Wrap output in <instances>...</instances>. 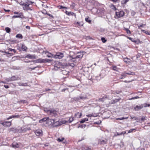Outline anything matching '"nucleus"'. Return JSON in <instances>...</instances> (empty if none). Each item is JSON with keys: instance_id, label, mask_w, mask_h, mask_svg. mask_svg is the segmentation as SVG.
<instances>
[{"instance_id": "54", "label": "nucleus", "mask_w": 150, "mask_h": 150, "mask_svg": "<svg viewBox=\"0 0 150 150\" xmlns=\"http://www.w3.org/2000/svg\"><path fill=\"white\" fill-rule=\"evenodd\" d=\"M26 57L30 58H32V55H31L29 54L27 55Z\"/></svg>"}, {"instance_id": "1", "label": "nucleus", "mask_w": 150, "mask_h": 150, "mask_svg": "<svg viewBox=\"0 0 150 150\" xmlns=\"http://www.w3.org/2000/svg\"><path fill=\"white\" fill-rule=\"evenodd\" d=\"M147 105L146 103H145L139 105H137L134 108V109L136 111H138L142 108L144 107H146Z\"/></svg>"}, {"instance_id": "20", "label": "nucleus", "mask_w": 150, "mask_h": 150, "mask_svg": "<svg viewBox=\"0 0 150 150\" xmlns=\"http://www.w3.org/2000/svg\"><path fill=\"white\" fill-rule=\"evenodd\" d=\"M65 13L66 14H67L69 16H70V15H72V16L74 15L75 16H76L75 14V13H74L72 12H69L67 11H66Z\"/></svg>"}, {"instance_id": "61", "label": "nucleus", "mask_w": 150, "mask_h": 150, "mask_svg": "<svg viewBox=\"0 0 150 150\" xmlns=\"http://www.w3.org/2000/svg\"><path fill=\"white\" fill-rule=\"evenodd\" d=\"M133 99H137L139 98H140V97L138 96H136L134 97H133Z\"/></svg>"}, {"instance_id": "64", "label": "nucleus", "mask_w": 150, "mask_h": 150, "mask_svg": "<svg viewBox=\"0 0 150 150\" xmlns=\"http://www.w3.org/2000/svg\"><path fill=\"white\" fill-rule=\"evenodd\" d=\"M132 15H134L135 14V13L134 11H132L131 13Z\"/></svg>"}, {"instance_id": "56", "label": "nucleus", "mask_w": 150, "mask_h": 150, "mask_svg": "<svg viewBox=\"0 0 150 150\" xmlns=\"http://www.w3.org/2000/svg\"><path fill=\"white\" fill-rule=\"evenodd\" d=\"M41 12L44 14H47V11L45 10L43 11H41Z\"/></svg>"}, {"instance_id": "37", "label": "nucleus", "mask_w": 150, "mask_h": 150, "mask_svg": "<svg viewBox=\"0 0 150 150\" xmlns=\"http://www.w3.org/2000/svg\"><path fill=\"white\" fill-rule=\"evenodd\" d=\"M129 0H123L121 1V3L123 4H125Z\"/></svg>"}, {"instance_id": "13", "label": "nucleus", "mask_w": 150, "mask_h": 150, "mask_svg": "<svg viewBox=\"0 0 150 150\" xmlns=\"http://www.w3.org/2000/svg\"><path fill=\"white\" fill-rule=\"evenodd\" d=\"M12 145L13 147L15 148H17L19 146L17 142H13L12 143Z\"/></svg>"}, {"instance_id": "58", "label": "nucleus", "mask_w": 150, "mask_h": 150, "mask_svg": "<svg viewBox=\"0 0 150 150\" xmlns=\"http://www.w3.org/2000/svg\"><path fill=\"white\" fill-rule=\"evenodd\" d=\"M60 8H65V9H67V7H64V6H60Z\"/></svg>"}, {"instance_id": "27", "label": "nucleus", "mask_w": 150, "mask_h": 150, "mask_svg": "<svg viewBox=\"0 0 150 150\" xmlns=\"http://www.w3.org/2000/svg\"><path fill=\"white\" fill-rule=\"evenodd\" d=\"M16 37L17 38L22 39L23 38V36L21 34H18L16 35Z\"/></svg>"}, {"instance_id": "47", "label": "nucleus", "mask_w": 150, "mask_h": 150, "mask_svg": "<svg viewBox=\"0 0 150 150\" xmlns=\"http://www.w3.org/2000/svg\"><path fill=\"white\" fill-rule=\"evenodd\" d=\"M135 130V129H130L129 130L128 132V133H130L132 132H133V131Z\"/></svg>"}, {"instance_id": "7", "label": "nucleus", "mask_w": 150, "mask_h": 150, "mask_svg": "<svg viewBox=\"0 0 150 150\" xmlns=\"http://www.w3.org/2000/svg\"><path fill=\"white\" fill-rule=\"evenodd\" d=\"M47 119L46 123L48 124V125L53 126L54 123V119Z\"/></svg>"}, {"instance_id": "46", "label": "nucleus", "mask_w": 150, "mask_h": 150, "mask_svg": "<svg viewBox=\"0 0 150 150\" xmlns=\"http://www.w3.org/2000/svg\"><path fill=\"white\" fill-rule=\"evenodd\" d=\"M101 40L103 43L105 42L106 41V40L104 38H101Z\"/></svg>"}, {"instance_id": "59", "label": "nucleus", "mask_w": 150, "mask_h": 150, "mask_svg": "<svg viewBox=\"0 0 150 150\" xmlns=\"http://www.w3.org/2000/svg\"><path fill=\"white\" fill-rule=\"evenodd\" d=\"M116 134H115V135H114V136H119L120 135H121L120 134V133L119 134L118 132H117L116 133Z\"/></svg>"}, {"instance_id": "43", "label": "nucleus", "mask_w": 150, "mask_h": 150, "mask_svg": "<svg viewBox=\"0 0 150 150\" xmlns=\"http://www.w3.org/2000/svg\"><path fill=\"white\" fill-rule=\"evenodd\" d=\"M127 74V73L126 72H124L122 73V74L121 76H122L125 77V76H126Z\"/></svg>"}, {"instance_id": "38", "label": "nucleus", "mask_w": 150, "mask_h": 150, "mask_svg": "<svg viewBox=\"0 0 150 150\" xmlns=\"http://www.w3.org/2000/svg\"><path fill=\"white\" fill-rule=\"evenodd\" d=\"M129 59L126 58L124 59V61L126 63H127L128 62H129Z\"/></svg>"}, {"instance_id": "62", "label": "nucleus", "mask_w": 150, "mask_h": 150, "mask_svg": "<svg viewBox=\"0 0 150 150\" xmlns=\"http://www.w3.org/2000/svg\"><path fill=\"white\" fill-rule=\"evenodd\" d=\"M25 4V3H22V2H21L20 4L22 6H23L24 5V4Z\"/></svg>"}, {"instance_id": "11", "label": "nucleus", "mask_w": 150, "mask_h": 150, "mask_svg": "<svg viewBox=\"0 0 150 150\" xmlns=\"http://www.w3.org/2000/svg\"><path fill=\"white\" fill-rule=\"evenodd\" d=\"M20 115H12L10 116L8 118H7L6 119L7 120H9L13 118H18L20 117Z\"/></svg>"}, {"instance_id": "17", "label": "nucleus", "mask_w": 150, "mask_h": 150, "mask_svg": "<svg viewBox=\"0 0 150 150\" xmlns=\"http://www.w3.org/2000/svg\"><path fill=\"white\" fill-rule=\"evenodd\" d=\"M30 129V127H28L27 128H21V132L25 133L26 132L27 130Z\"/></svg>"}, {"instance_id": "48", "label": "nucleus", "mask_w": 150, "mask_h": 150, "mask_svg": "<svg viewBox=\"0 0 150 150\" xmlns=\"http://www.w3.org/2000/svg\"><path fill=\"white\" fill-rule=\"evenodd\" d=\"M6 80L7 82L11 81V78H7L6 79Z\"/></svg>"}, {"instance_id": "40", "label": "nucleus", "mask_w": 150, "mask_h": 150, "mask_svg": "<svg viewBox=\"0 0 150 150\" xmlns=\"http://www.w3.org/2000/svg\"><path fill=\"white\" fill-rule=\"evenodd\" d=\"M125 30L126 31L127 33L128 34H131L130 31L127 28H125Z\"/></svg>"}, {"instance_id": "41", "label": "nucleus", "mask_w": 150, "mask_h": 150, "mask_svg": "<svg viewBox=\"0 0 150 150\" xmlns=\"http://www.w3.org/2000/svg\"><path fill=\"white\" fill-rule=\"evenodd\" d=\"M131 119H134V120H140V118H139V119H138L136 117H135L134 116H131Z\"/></svg>"}, {"instance_id": "39", "label": "nucleus", "mask_w": 150, "mask_h": 150, "mask_svg": "<svg viewBox=\"0 0 150 150\" xmlns=\"http://www.w3.org/2000/svg\"><path fill=\"white\" fill-rule=\"evenodd\" d=\"M50 110H48L47 108L44 109V111L46 112L48 114H49V112H50Z\"/></svg>"}, {"instance_id": "44", "label": "nucleus", "mask_w": 150, "mask_h": 150, "mask_svg": "<svg viewBox=\"0 0 150 150\" xmlns=\"http://www.w3.org/2000/svg\"><path fill=\"white\" fill-rule=\"evenodd\" d=\"M127 74L129 75H133L134 74V73L133 72H131V71H129V72L127 73Z\"/></svg>"}, {"instance_id": "51", "label": "nucleus", "mask_w": 150, "mask_h": 150, "mask_svg": "<svg viewBox=\"0 0 150 150\" xmlns=\"http://www.w3.org/2000/svg\"><path fill=\"white\" fill-rule=\"evenodd\" d=\"M78 25L79 26H82L83 25V24L82 22H80L79 24H78Z\"/></svg>"}, {"instance_id": "60", "label": "nucleus", "mask_w": 150, "mask_h": 150, "mask_svg": "<svg viewBox=\"0 0 150 150\" xmlns=\"http://www.w3.org/2000/svg\"><path fill=\"white\" fill-rule=\"evenodd\" d=\"M4 86L6 88H9V86L8 85H4Z\"/></svg>"}, {"instance_id": "25", "label": "nucleus", "mask_w": 150, "mask_h": 150, "mask_svg": "<svg viewBox=\"0 0 150 150\" xmlns=\"http://www.w3.org/2000/svg\"><path fill=\"white\" fill-rule=\"evenodd\" d=\"M64 139V137H62L61 138H58L57 139V140L58 142H62Z\"/></svg>"}, {"instance_id": "50", "label": "nucleus", "mask_w": 150, "mask_h": 150, "mask_svg": "<svg viewBox=\"0 0 150 150\" xmlns=\"http://www.w3.org/2000/svg\"><path fill=\"white\" fill-rule=\"evenodd\" d=\"M45 63H46L47 62H50L51 60L49 59H45Z\"/></svg>"}, {"instance_id": "15", "label": "nucleus", "mask_w": 150, "mask_h": 150, "mask_svg": "<svg viewBox=\"0 0 150 150\" xmlns=\"http://www.w3.org/2000/svg\"><path fill=\"white\" fill-rule=\"evenodd\" d=\"M24 17L23 14L21 13V14L20 15H15L13 16V18H24Z\"/></svg>"}, {"instance_id": "57", "label": "nucleus", "mask_w": 150, "mask_h": 150, "mask_svg": "<svg viewBox=\"0 0 150 150\" xmlns=\"http://www.w3.org/2000/svg\"><path fill=\"white\" fill-rule=\"evenodd\" d=\"M126 132L125 131H123V132H121V133H120V135H122V134H125L126 133Z\"/></svg>"}, {"instance_id": "30", "label": "nucleus", "mask_w": 150, "mask_h": 150, "mask_svg": "<svg viewBox=\"0 0 150 150\" xmlns=\"http://www.w3.org/2000/svg\"><path fill=\"white\" fill-rule=\"evenodd\" d=\"M140 119H141V122H140V120L137 121V122H139L141 123H142V122H144L145 120H146V119H145V117H141L140 118Z\"/></svg>"}, {"instance_id": "32", "label": "nucleus", "mask_w": 150, "mask_h": 150, "mask_svg": "<svg viewBox=\"0 0 150 150\" xmlns=\"http://www.w3.org/2000/svg\"><path fill=\"white\" fill-rule=\"evenodd\" d=\"M5 30L7 33H9L11 31V29L8 27L6 28Z\"/></svg>"}, {"instance_id": "33", "label": "nucleus", "mask_w": 150, "mask_h": 150, "mask_svg": "<svg viewBox=\"0 0 150 150\" xmlns=\"http://www.w3.org/2000/svg\"><path fill=\"white\" fill-rule=\"evenodd\" d=\"M43 135L42 132L41 130H40L38 131V136H42Z\"/></svg>"}, {"instance_id": "55", "label": "nucleus", "mask_w": 150, "mask_h": 150, "mask_svg": "<svg viewBox=\"0 0 150 150\" xmlns=\"http://www.w3.org/2000/svg\"><path fill=\"white\" fill-rule=\"evenodd\" d=\"M14 13L15 14H18V15H20L21 14V13H18V12H16V11H15L14 12Z\"/></svg>"}, {"instance_id": "45", "label": "nucleus", "mask_w": 150, "mask_h": 150, "mask_svg": "<svg viewBox=\"0 0 150 150\" xmlns=\"http://www.w3.org/2000/svg\"><path fill=\"white\" fill-rule=\"evenodd\" d=\"M74 120V118L73 117H70L69 118V123H71Z\"/></svg>"}, {"instance_id": "6", "label": "nucleus", "mask_w": 150, "mask_h": 150, "mask_svg": "<svg viewBox=\"0 0 150 150\" xmlns=\"http://www.w3.org/2000/svg\"><path fill=\"white\" fill-rule=\"evenodd\" d=\"M110 98L109 96L105 95L103 96L102 98H99L97 100L99 102H103L106 99H109Z\"/></svg>"}, {"instance_id": "63", "label": "nucleus", "mask_w": 150, "mask_h": 150, "mask_svg": "<svg viewBox=\"0 0 150 150\" xmlns=\"http://www.w3.org/2000/svg\"><path fill=\"white\" fill-rule=\"evenodd\" d=\"M92 116L91 114H90L86 115V116L88 117H91Z\"/></svg>"}, {"instance_id": "4", "label": "nucleus", "mask_w": 150, "mask_h": 150, "mask_svg": "<svg viewBox=\"0 0 150 150\" xmlns=\"http://www.w3.org/2000/svg\"><path fill=\"white\" fill-rule=\"evenodd\" d=\"M83 57V54H81L80 55H77L75 57L72 58V59L71 60L72 62H73L76 63V59H77L78 61H79V60L81 59Z\"/></svg>"}, {"instance_id": "19", "label": "nucleus", "mask_w": 150, "mask_h": 150, "mask_svg": "<svg viewBox=\"0 0 150 150\" xmlns=\"http://www.w3.org/2000/svg\"><path fill=\"white\" fill-rule=\"evenodd\" d=\"M48 118V117H45V118H44L40 120L39 121V122L40 123H42L43 122H46V123L47 122V119Z\"/></svg>"}, {"instance_id": "3", "label": "nucleus", "mask_w": 150, "mask_h": 150, "mask_svg": "<svg viewBox=\"0 0 150 150\" xmlns=\"http://www.w3.org/2000/svg\"><path fill=\"white\" fill-rule=\"evenodd\" d=\"M64 66V65L61 62H57L54 66V67L55 69H60L62 68Z\"/></svg>"}, {"instance_id": "5", "label": "nucleus", "mask_w": 150, "mask_h": 150, "mask_svg": "<svg viewBox=\"0 0 150 150\" xmlns=\"http://www.w3.org/2000/svg\"><path fill=\"white\" fill-rule=\"evenodd\" d=\"M116 16L118 18L123 16L124 15V12L123 11H120L115 12Z\"/></svg>"}, {"instance_id": "9", "label": "nucleus", "mask_w": 150, "mask_h": 150, "mask_svg": "<svg viewBox=\"0 0 150 150\" xmlns=\"http://www.w3.org/2000/svg\"><path fill=\"white\" fill-rule=\"evenodd\" d=\"M64 57V55L63 53H57L54 55V57L55 58L61 59Z\"/></svg>"}, {"instance_id": "10", "label": "nucleus", "mask_w": 150, "mask_h": 150, "mask_svg": "<svg viewBox=\"0 0 150 150\" xmlns=\"http://www.w3.org/2000/svg\"><path fill=\"white\" fill-rule=\"evenodd\" d=\"M107 143V140L106 139L102 140V139H99L98 141V144L102 145L106 144Z\"/></svg>"}, {"instance_id": "28", "label": "nucleus", "mask_w": 150, "mask_h": 150, "mask_svg": "<svg viewBox=\"0 0 150 150\" xmlns=\"http://www.w3.org/2000/svg\"><path fill=\"white\" fill-rule=\"evenodd\" d=\"M112 68L113 70L116 71H118L119 69L117 67V66H114L112 67Z\"/></svg>"}, {"instance_id": "53", "label": "nucleus", "mask_w": 150, "mask_h": 150, "mask_svg": "<svg viewBox=\"0 0 150 150\" xmlns=\"http://www.w3.org/2000/svg\"><path fill=\"white\" fill-rule=\"evenodd\" d=\"M75 6V4L74 3H73L72 5L71 6L72 8H74Z\"/></svg>"}, {"instance_id": "12", "label": "nucleus", "mask_w": 150, "mask_h": 150, "mask_svg": "<svg viewBox=\"0 0 150 150\" xmlns=\"http://www.w3.org/2000/svg\"><path fill=\"white\" fill-rule=\"evenodd\" d=\"M86 98V97L85 96H80L78 97L74 98V100H75L79 101L80 99H85Z\"/></svg>"}, {"instance_id": "2", "label": "nucleus", "mask_w": 150, "mask_h": 150, "mask_svg": "<svg viewBox=\"0 0 150 150\" xmlns=\"http://www.w3.org/2000/svg\"><path fill=\"white\" fill-rule=\"evenodd\" d=\"M33 2L30 1H28L23 6V8L24 10L27 11L30 9L29 6L30 4H32Z\"/></svg>"}, {"instance_id": "35", "label": "nucleus", "mask_w": 150, "mask_h": 150, "mask_svg": "<svg viewBox=\"0 0 150 150\" xmlns=\"http://www.w3.org/2000/svg\"><path fill=\"white\" fill-rule=\"evenodd\" d=\"M85 21L89 23H90L91 22V20L90 19V18L89 17L85 18Z\"/></svg>"}, {"instance_id": "22", "label": "nucleus", "mask_w": 150, "mask_h": 150, "mask_svg": "<svg viewBox=\"0 0 150 150\" xmlns=\"http://www.w3.org/2000/svg\"><path fill=\"white\" fill-rule=\"evenodd\" d=\"M81 148L82 150H89L90 149L89 147L84 145L82 146Z\"/></svg>"}, {"instance_id": "16", "label": "nucleus", "mask_w": 150, "mask_h": 150, "mask_svg": "<svg viewBox=\"0 0 150 150\" xmlns=\"http://www.w3.org/2000/svg\"><path fill=\"white\" fill-rule=\"evenodd\" d=\"M45 54L48 57H54V55L51 53H49L47 51L45 52Z\"/></svg>"}, {"instance_id": "31", "label": "nucleus", "mask_w": 150, "mask_h": 150, "mask_svg": "<svg viewBox=\"0 0 150 150\" xmlns=\"http://www.w3.org/2000/svg\"><path fill=\"white\" fill-rule=\"evenodd\" d=\"M59 125V123L58 121L55 122V121L54 120V123L53 126L54 127H56Z\"/></svg>"}, {"instance_id": "52", "label": "nucleus", "mask_w": 150, "mask_h": 150, "mask_svg": "<svg viewBox=\"0 0 150 150\" xmlns=\"http://www.w3.org/2000/svg\"><path fill=\"white\" fill-rule=\"evenodd\" d=\"M62 73L63 74H67L68 72L65 70H63L62 71Z\"/></svg>"}, {"instance_id": "18", "label": "nucleus", "mask_w": 150, "mask_h": 150, "mask_svg": "<svg viewBox=\"0 0 150 150\" xmlns=\"http://www.w3.org/2000/svg\"><path fill=\"white\" fill-rule=\"evenodd\" d=\"M38 50H39V52L40 53H45V52L46 51H45L44 50H43L42 48L41 47H38Z\"/></svg>"}, {"instance_id": "24", "label": "nucleus", "mask_w": 150, "mask_h": 150, "mask_svg": "<svg viewBox=\"0 0 150 150\" xmlns=\"http://www.w3.org/2000/svg\"><path fill=\"white\" fill-rule=\"evenodd\" d=\"M88 118H86L84 119H82L80 121V122L81 123H82L86 121H88Z\"/></svg>"}, {"instance_id": "42", "label": "nucleus", "mask_w": 150, "mask_h": 150, "mask_svg": "<svg viewBox=\"0 0 150 150\" xmlns=\"http://www.w3.org/2000/svg\"><path fill=\"white\" fill-rule=\"evenodd\" d=\"M127 118H128L127 117L126 118H125L124 117H122L121 118H116V119L117 120H123L124 119H127Z\"/></svg>"}, {"instance_id": "14", "label": "nucleus", "mask_w": 150, "mask_h": 150, "mask_svg": "<svg viewBox=\"0 0 150 150\" xmlns=\"http://www.w3.org/2000/svg\"><path fill=\"white\" fill-rule=\"evenodd\" d=\"M20 79V78L18 77H16L14 76H13L11 77V80L12 81H14L16 80H18Z\"/></svg>"}, {"instance_id": "26", "label": "nucleus", "mask_w": 150, "mask_h": 150, "mask_svg": "<svg viewBox=\"0 0 150 150\" xmlns=\"http://www.w3.org/2000/svg\"><path fill=\"white\" fill-rule=\"evenodd\" d=\"M18 85L20 86H28V85L27 83H18Z\"/></svg>"}, {"instance_id": "29", "label": "nucleus", "mask_w": 150, "mask_h": 150, "mask_svg": "<svg viewBox=\"0 0 150 150\" xmlns=\"http://www.w3.org/2000/svg\"><path fill=\"white\" fill-rule=\"evenodd\" d=\"M45 59H38V63H45Z\"/></svg>"}, {"instance_id": "23", "label": "nucleus", "mask_w": 150, "mask_h": 150, "mask_svg": "<svg viewBox=\"0 0 150 150\" xmlns=\"http://www.w3.org/2000/svg\"><path fill=\"white\" fill-rule=\"evenodd\" d=\"M1 124L4 126L6 125V124H8V125H11V122H5L1 123Z\"/></svg>"}, {"instance_id": "49", "label": "nucleus", "mask_w": 150, "mask_h": 150, "mask_svg": "<svg viewBox=\"0 0 150 150\" xmlns=\"http://www.w3.org/2000/svg\"><path fill=\"white\" fill-rule=\"evenodd\" d=\"M9 50L11 51H13L14 53L16 52V50L14 49H12L11 48H9Z\"/></svg>"}, {"instance_id": "8", "label": "nucleus", "mask_w": 150, "mask_h": 150, "mask_svg": "<svg viewBox=\"0 0 150 150\" xmlns=\"http://www.w3.org/2000/svg\"><path fill=\"white\" fill-rule=\"evenodd\" d=\"M57 112L53 109L50 110L49 114L52 116L56 117L57 115Z\"/></svg>"}, {"instance_id": "21", "label": "nucleus", "mask_w": 150, "mask_h": 150, "mask_svg": "<svg viewBox=\"0 0 150 150\" xmlns=\"http://www.w3.org/2000/svg\"><path fill=\"white\" fill-rule=\"evenodd\" d=\"M81 113L79 112H77V113H76L75 115V117L78 118H80L81 116Z\"/></svg>"}, {"instance_id": "36", "label": "nucleus", "mask_w": 150, "mask_h": 150, "mask_svg": "<svg viewBox=\"0 0 150 150\" xmlns=\"http://www.w3.org/2000/svg\"><path fill=\"white\" fill-rule=\"evenodd\" d=\"M9 132H15L16 131V129L14 128H11L8 129Z\"/></svg>"}, {"instance_id": "34", "label": "nucleus", "mask_w": 150, "mask_h": 150, "mask_svg": "<svg viewBox=\"0 0 150 150\" xmlns=\"http://www.w3.org/2000/svg\"><path fill=\"white\" fill-rule=\"evenodd\" d=\"M22 49L23 51H26L27 49V47L26 46H25L24 45H22Z\"/></svg>"}]
</instances>
